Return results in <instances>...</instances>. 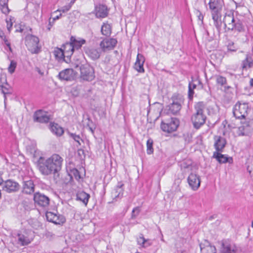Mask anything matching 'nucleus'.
Instances as JSON below:
<instances>
[{
  "mask_svg": "<svg viewBox=\"0 0 253 253\" xmlns=\"http://www.w3.org/2000/svg\"><path fill=\"white\" fill-rule=\"evenodd\" d=\"M62 16V14H60L59 15H57L55 17L53 18V21L59 19Z\"/></svg>",
  "mask_w": 253,
  "mask_h": 253,
  "instance_id": "nucleus-59",
  "label": "nucleus"
},
{
  "mask_svg": "<svg viewBox=\"0 0 253 253\" xmlns=\"http://www.w3.org/2000/svg\"><path fill=\"white\" fill-rule=\"evenodd\" d=\"M8 0H0V6L7 5Z\"/></svg>",
  "mask_w": 253,
  "mask_h": 253,
  "instance_id": "nucleus-53",
  "label": "nucleus"
},
{
  "mask_svg": "<svg viewBox=\"0 0 253 253\" xmlns=\"http://www.w3.org/2000/svg\"><path fill=\"white\" fill-rule=\"evenodd\" d=\"M17 63L14 60H11L10 64L8 68L9 73L12 74L14 72L15 68L16 67Z\"/></svg>",
  "mask_w": 253,
  "mask_h": 253,
  "instance_id": "nucleus-42",
  "label": "nucleus"
},
{
  "mask_svg": "<svg viewBox=\"0 0 253 253\" xmlns=\"http://www.w3.org/2000/svg\"><path fill=\"white\" fill-rule=\"evenodd\" d=\"M21 193L22 194L32 196L35 194L36 185L32 179H23L21 183Z\"/></svg>",
  "mask_w": 253,
  "mask_h": 253,
  "instance_id": "nucleus-7",
  "label": "nucleus"
},
{
  "mask_svg": "<svg viewBox=\"0 0 253 253\" xmlns=\"http://www.w3.org/2000/svg\"><path fill=\"white\" fill-rule=\"evenodd\" d=\"M214 26L216 27L218 33H220L221 29L222 22L221 19L213 23Z\"/></svg>",
  "mask_w": 253,
  "mask_h": 253,
  "instance_id": "nucleus-48",
  "label": "nucleus"
},
{
  "mask_svg": "<svg viewBox=\"0 0 253 253\" xmlns=\"http://www.w3.org/2000/svg\"><path fill=\"white\" fill-rule=\"evenodd\" d=\"M151 245V242H150V241L149 240L146 239V243H145V244H143L142 247L143 248H146V247L150 246Z\"/></svg>",
  "mask_w": 253,
  "mask_h": 253,
  "instance_id": "nucleus-55",
  "label": "nucleus"
},
{
  "mask_svg": "<svg viewBox=\"0 0 253 253\" xmlns=\"http://www.w3.org/2000/svg\"><path fill=\"white\" fill-rule=\"evenodd\" d=\"M123 186V183L119 182L116 187L112 191L111 196L114 200L117 201L123 197L124 194Z\"/></svg>",
  "mask_w": 253,
  "mask_h": 253,
  "instance_id": "nucleus-21",
  "label": "nucleus"
},
{
  "mask_svg": "<svg viewBox=\"0 0 253 253\" xmlns=\"http://www.w3.org/2000/svg\"><path fill=\"white\" fill-rule=\"evenodd\" d=\"M36 71L41 75H43L44 73L43 72H42V71L40 70V69L39 67L36 68Z\"/></svg>",
  "mask_w": 253,
  "mask_h": 253,
  "instance_id": "nucleus-56",
  "label": "nucleus"
},
{
  "mask_svg": "<svg viewBox=\"0 0 253 253\" xmlns=\"http://www.w3.org/2000/svg\"><path fill=\"white\" fill-rule=\"evenodd\" d=\"M0 10L1 12L4 14H8L9 12V9L8 8V5L0 6Z\"/></svg>",
  "mask_w": 253,
  "mask_h": 253,
  "instance_id": "nucleus-50",
  "label": "nucleus"
},
{
  "mask_svg": "<svg viewBox=\"0 0 253 253\" xmlns=\"http://www.w3.org/2000/svg\"><path fill=\"white\" fill-rule=\"evenodd\" d=\"M182 168L184 169H191V166L190 164L187 165L185 162H183L181 165Z\"/></svg>",
  "mask_w": 253,
  "mask_h": 253,
  "instance_id": "nucleus-52",
  "label": "nucleus"
},
{
  "mask_svg": "<svg viewBox=\"0 0 253 253\" xmlns=\"http://www.w3.org/2000/svg\"><path fill=\"white\" fill-rule=\"evenodd\" d=\"M236 252L237 249L234 245L230 244L226 240L222 241L220 253H236Z\"/></svg>",
  "mask_w": 253,
  "mask_h": 253,
  "instance_id": "nucleus-23",
  "label": "nucleus"
},
{
  "mask_svg": "<svg viewBox=\"0 0 253 253\" xmlns=\"http://www.w3.org/2000/svg\"><path fill=\"white\" fill-rule=\"evenodd\" d=\"M89 198V194L84 191L78 192L76 195V200L82 202L85 206L87 205Z\"/></svg>",
  "mask_w": 253,
  "mask_h": 253,
  "instance_id": "nucleus-31",
  "label": "nucleus"
},
{
  "mask_svg": "<svg viewBox=\"0 0 253 253\" xmlns=\"http://www.w3.org/2000/svg\"><path fill=\"white\" fill-rule=\"evenodd\" d=\"M69 135L71 138H72L76 142H77L79 145H81L80 140H82L79 135H77L75 133H70Z\"/></svg>",
  "mask_w": 253,
  "mask_h": 253,
  "instance_id": "nucleus-46",
  "label": "nucleus"
},
{
  "mask_svg": "<svg viewBox=\"0 0 253 253\" xmlns=\"http://www.w3.org/2000/svg\"><path fill=\"white\" fill-rule=\"evenodd\" d=\"M253 130L249 122H242V125L237 130V133L239 136L248 135Z\"/></svg>",
  "mask_w": 253,
  "mask_h": 253,
  "instance_id": "nucleus-19",
  "label": "nucleus"
},
{
  "mask_svg": "<svg viewBox=\"0 0 253 253\" xmlns=\"http://www.w3.org/2000/svg\"><path fill=\"white\" fill-rule=\"evenodd\" d=\"M81 78L86 81H91L94 78V70L88 65H82L80 67Z\"/></svg>",
  "mask_w": 253,
  "mask_h": 253,
  "instance_id": "nucleus-11",
  "label": "nucleus"
},
{
  "mask_svg": "<svg viewBox=\"0 0 253 253\" xmlns=\"http://www.w3.org/2000/svg\"><path fill=\"white\" fill-rule=\"evenodd\" d=\"M45 215L46 219L48 221L54 223L56 224L63 223L66 220L65 217L63 215L57 214L51 211H47Z\"/></svg>",
  "mask_w": 253,
  "mask_h": 253,
  "instance_id": "nucleus-15",
  "label": "nucleus"
},
{
  "mask_svg": "<svg viewBox=\"0 0 253 253\" xmlns=\"http://www.w3.org/2000/svg\"><path fill=\"white\" fill-rule=\"evenodd\" d=\"M33 200L36 207L46 210L50 205V198L40 192H36L33 196Z\"/></svg>",
  "mask_w": 253,
  "mask_h": 253,
  "instance_id": "nucleus-6",
  "label": "nucleus"
},
{
  "mask_svg": "<svg viewBox=\"0 0 253 253\" xmlns=\"http://www.w3.org/2000/svg\"><path fill=\"white\" fill-rule=\"evenodd\" d=\"M1 38L3 40L4 43L5 45H7V44L9 43L10 42L6 39V37L4 36V38L3 39V37L1 36Z\"/></svg>",
  "mask_w": 253,
  "mask_h": 253,
  "instance_id": "nucleus-57",
  "label": "nucleus"
},
{
  "mask_svg": "<svg viewBox=\"0 0 253 253\" xmlns=\"http://www.w3.org/2000/svg\"><path fill=\"white\" fill-rule=\"evenodd\" d=\"M213 23L221 19V12L211 13Z\"/></svg>",
  "mask_w": 253,
  "mask_h": 253,
  "instance_id": "nucleus-45",
  "label": "nucleus"
},
{
  "mask_svg": "<svg viewBox=\"0 0 253 253\" xmlns=\"http://www.w3.org/2000/svg\"><path fill=\"white\" fill-rule=\"evenodd\" d=\"M89 129L92 132H93V129L91 127H89Z\"/></svg>",
  "mask_w": 253,
  "mask_h": 253,
  "instance_id": "nucleus-64",
  "label": "nucleus"
},
{
  "mask_svg": "<svg viewBox=\"0 0 253 253\" xmlns=\"http://www.w3.org/2000/svg\"><path fill=\"white\" fill-rule=\"evenodd\" d=\"M137 243L139 245H141L142 246H143V244H145V243H146V239L144 238L142 235H141V236H140L137 239Z\"/></svg>",
  "mask_w": 253,
  "mask_h": 253,
  "instance_id": "nucleus-51",
  "label": "nucleus"
},
{
  "mask_svg": "<svg viewBox=\"0 0 253 253\" xmlns=\"http://www.w3.org/2000/svg\"><path fill=\"white\" fill-rule=\"evenodd\" d=\"M238 49V48L234 45V43L233 42H229L227 45L228 51L235 52Z\"/></svg>",
  "mask_w": 253,
  "mask_h": 253,
  "instance_id": "nucleus-43",
  "label": "nucleus"
},
{
  "mask_svg": "<svg viewBox=\"0 0 253 253\" xmlns=\"http://www.w3.org/2000/svg\"><path fill=\"white\" fill-rule=\"evenodd\" d=\"M76 73L72 69L68 68L59 72L58 77L61 81H71L75 78Z\"/></svg>",
  "mask_w": 253,
  "mask_h": 253,
  "instance_id": "nucleus-14",
  "label": "nucleus"
},
{
  "mask_svg": "<svg viewBox=\"0 0 253 253\" xmlns=\"http://www.w3.org/2000/svg\"><path fill=\"white\" fill-rule=\"evenodd\" d=\"M22 205L25 209V210L27 211H30L32 209V204L31 203H29L27 202L26 201H23L22 202Z\"/></svg>",
  "mask_w": 253,
  "mask_h": 253,
  "instance_id": "nucleus-49",
  "label": "nucleus"
},
{
  "mask_svg": "<svg viewBox=\"0 0 253 253\" xmlns=\"http://www.w3.org/2000/svg\"><path fill=\"white\" fill-rule=\"evenodd\" d=\"M69 175L71 179L74 177L77 180H79L81 178L79 171L76 169H71Z\"/></svg>",
  "mask_w": 253,
  "mask_h": 253,
  "instance_id": "nucleus-40",
  "label": "nucleus"
},
{
  "mask_svg": "<svg viewBox=\"0 0 253 253\" xmlns=\"http://www.w3.org/2000/svg\"><path fill=\"white\" fill-rule=\"evenodd\" d=\"M74 1H71L69 4L63 6L61 8V9L58 10V11H59V12H62L63 13H65L68 11L71 8L72 5Z\"/></svg>",
  "mask_w": 253,
  "mask_h": 253,
  "instance_id": "nucleus-44",
  "label": "nucleus"
},
{
  "mask_svg": "<svg viewBox=\"0 0 253 253\" xmlns=\"http://www.w3.org/2000/svg\"><path fill=\"white\" fill-rule=\"evenodd\" d=\"M179 125V121L174 117L162 121L161 128L163 131L171 133L176 131Z\"/></svg>",
  "mask_w": 253,
  "mask_h": 253,
  "instance_id": "nucleus-5",
  "label": "nucleus"
},
{
  "mask_svg": "<svg viewBox=\"0 0 253 253\" xmlns=\"http://www.w3.org/2000/svg\"><path fill=\"white\" fill-rule=\"evenodd\" d=\"M38 37L33 35H28L25 38V45L32 54H38L41 51V46Z\"/></svg>",
  "mask_w": 253,
  "mask_h": 253,
  "instance_id": "nucleus-4",
  "label": "nucleus"
},
{
  "mask_svg": "<svg viewBox=\"0 0 253 253\" xmlns=\"http://www.w3.org/2000/svg\"><path fill=\"white\" fill-rule=\"evenodd\" d=\"M237 19L234 17L233 14H226L223 20L225 26L226 27L227 24L228 25V27H230V25H233Z\"/></svg>",
  "mask_w": 253,
  "mask_h": 253,
  "instance_id": "nucleus-35",
  "label": "nucleus"
},
{
  "mask_svg": "<svg viewBox=\"0 0 253 253\" xmlns=\"http://www.w3.org/2000/svg\"><path fill=\"white\" fill-rule=\"evenodd\" d=\"M17 237L18 243L23 246L28 245L33 240L32 231L27 230L20 231Z\"/></svg>",
  "mask_w": 253,
  "mask_h": 253,
  "instance_id": "nucleus-9",
  "label": "nucleus"
},
{
  "mask_svg": "<svg viewBox=\"0 0 253 253\" xmlns=\"http://www.w3.org/2000/svg\"><path fill=\"white\" fill-rule=\"evenodd\" d=\"M84 50L85 54L93 60L98 59L103 52L100 47H84Z\"/></svg>",
  "mask_w": 253,
  "mask_h": 253,
  "instance_id": "nucleus-16",
  "label": "nucleus"
},
{
  "mask_svg": "<svg viewBox=\"0 0 253 253\" xmlns=\"http://www.w3.org/2000/svg\"><path fill=\"white\" fill-rule=\"evenodd\" d=\"M0 88L2 93L4 94V99H6V94L11 93V88L9 85L6 82L5 84L0 83Z\"/></svg>",
  "mask_w": 253,
  "mask_h": 253,
  "instance_id": "nucleus-37",
  "label": "nucleus"
},
{
  "mask_svg": "<svg viewBox=\"0 0 253 253\" xmlns=\"http://www.w3.org/2000/svg\"><path fill=\"white\" fill-rule=\"evenodd\" d=\"M194 80L193 77H192V81L189 83L188 84V98L189 99H192L193 95L194 94V89L196 88L197 84L193 83Z\"/></svg>",
  "mask_w": 253,
  "mask_h": 253,
  "instance_id": "nucleus-36",
  "label": "nucleus"
},
{
  "mask_svg": "<svg viewBox=\"0 0 253 253\" xmlns=\"http://www.w3.org/2000/svg\"><path fill=\"white\" fill-rule=\"evenodd\" d=\"M117 42V40L114 38H103L99 43V46L102 51L105 52L113 49Z\"/></svg>",
  "mask_w": 253,
  "mask_h": 253,
  "instance_id": "nucleus-10",
  "label": "nucleus"
},
{
  "mask_svg": "<svg viewBox=\"0 0 253 253\" xmlns=\"http://www.w3.org/2000/svg\"><path fill=\"white\" fill-rule=\"evenodd\" d=\"M216 83L218 85L224 86L227 83V80L225 77L220 75H216L215 76Z\"/></svg>",
  "mask_w": 253,
  "mask_h": 253,
  "instance_id": "nucleus-39",
  "label": "nucleus"
},
{
  "mask_svg": "<svg viewBox=\"0 0 253 253\" xmlns=\"http://www.w3.org/2000/svg\"><path fill=\"white\" fill-rule=\"evenodd\" d=\"M224 88L225 90H228L231 88V87L230 86H225Z\"/></svg>",
  "mask_w": 253,
  "mask_h": 253,
  "instance_id": "nucleus-62",
  "label": "nucleus"
},
{
  "mask_svg": "<svg viewBox=\"0 0 253 253\" xmlns=\"http://www.w3.org/2000/svg\"><path fill=\"white\" fill-rule=\"evenodd\" d=\"M187 181L193 190H197L200 186V176L196 173L191 172L187 178Z\"/></svg>",
  "mask_w": 253,
  "mask_h": 253,
  "instance_id": "nucleus-17",
  "label": "nucleus"
},
{
  "mask_svg": "<svg viewBox=\"0 0 253 253\" xmlns=\"http://www.w3.org/2000/svg\"><path fill=\"white\" fill-rule=\"evenodd\" d=\"M6 22L7 30L9 32H10L12 27V23L11 22H8V21H6Z\"/></svg>",
  "mask_w": 253,
  "mask_h": 253,
  "instance_id": "nucleus-54",
  "label": "nucleus"
},
{
  "mask_svg": "<svg viewBox=\"0 0 253 253\" xmlns=\"http://www.w3.org/2000/svg\"><path fill=\"white\" fill-rule=\"evenodd\" d=\"M248 105L247 103H237L233 110L234 116L237 119H244L248 115Z\"/></svg>",
  "mask_w": 253,
  "mask_h": 253,
  "instance_id": "nucleus-8",
  "label": "nucleus"
},
{
  "mask_svg": "<svg viewBox=\"0 0 253 253\" xmlns=\"http://www.w3.org/2000/svg\"><path fill=\"white\" fill-rule=\"evenodd\" d=\"M198 18L200 20L203 21L204 16L203 14L200 12L199 15L198 16Z\"/></svg>",
  "mask_w": 253,
  "mask_h": 253,
  "instance_id": "nucleus-58",
  "label": "nucleus"
},
{
  "mask_svg": "<svg viewBox=\"0 0 253 253\" xmlns=\"http://www.w3.org/2000/svg\"><path fill=\"white\" fill-rule=\"evenodd\" d=\"M205 108V104L203 102H198L195 106L196 112L192 116L191 120L194 127L196 129H199L205 123L207 117L204 114Z\"/></svg>",
  "mask_w": 253,
  "mask_h": 253,
  "instance_id": "nucleus-2",
  "label": "nucleus"
},
{
  "mask_svg": "<svg viewBox=\"0 0 253 253\" xmlns=\"http://www.w3.org/2000/svg\"><path fill=\"white\" fill-rule=\"evenodd\" d=\"M20 187V186L18 182L11 179L6 180L2 184L3 190L8 193L18 191Z\"/></svg>",
  "mask_w": 253,
  "mask_h": 253,
  "instance_id": "nucleus-12",
  "label": "nucleus"
},
{
  "mask_svg": "<svg viewBox=\"0 0 253 253\" xmlns=\"http://www.w3.org/2000/svg\"><path fill=\"white\" fill-rule=\"evenodd\" d=\"M222 152H213L212 157L216 159V160L220 164L221 163H232L233 159L231 157H228L225 155L222 154Z\"/></svg>",
  "mask_w": 253,
  "mask_h": 253,
  "instance_id": "nucleus-25",
  "label": "nucleus"
},
{
  "mask_svg": "<svg viewBox=\"0 0 253 253\" xmlns=\"http://www.w3.org/2000/svg\"><path fill=\"white\" fill-rule=\"evenodd\" d=\"M253 65V59L251 56L247 54L245 60H243L241 67L243 70H247Z\"/></svg>",
  "mask_w": 253,
  "mask_h": 253,
  "instance_id": "nucleus-33",
  "label": "nucleus"
},
{
  "mask_svg": "<svg viewBox=\"0 0 253 253\" xmlns=\"http://www.w3.org/2000/svg\"><path fill=\"white\" fill-rule=\"evenodd\" d=\"M207 111L208 112L209 115H215L219 111V108L217 105L215 104H213L211 105H209L207 107Z\"/></svg>",
  "mask_w": 253,
  "mask_h": 253,
  "instance_id": "nucleus-38",
  "label": "nucleus"
},
{
  "mask_svg": "<svg viewBox=\"0 0 253 253\" xmlns=\"http://www.w3.org/2000/svg\"><path fill=\"white\" fill-rule=\"evenodd\" d=\"M63 159L58 154H54L47 159L41 157L38 161L39 171L44 175H54V179L59 177V172L63 165Z\"/></svg>",
  "mask_w": 253,
  "mask_h": 253,
  "instance_id": "nucleus-1",
  "label": "nucleus"
},
{
  "mask_svg": "<svg viewBox=\"0 0 253 253\" xmlns=\"http://www.w3.org/2000/svg\"><path fill=\"white\" fill-rule=\"evenodd\" d=\"M209 5L211 13L221 12L222 7L221 0H210Z\"/></svg>",
  "mask_w": 253,
  "mask_h": 253,
  "instance_id": "nucleus-24",
  "label": "nucleus"
},
{
  "mask_svg": "<svg viewBox=\"0 0 253 253\" xmlns=\"http://www.w3.org/2000/svg\"><path fill=\"white\" fill-rule=\"evenodd\" d=\"M153 140L151 138H149L147 141V153L148 155H151L154 152V149L153 147Z\"/></svg>",
  "mask_w": 253,
  "mask_h": 253,
  "instance_id": "nucleus-41",
  "label": "nucleus"
},
{
  "mask_svg": "<svg viewBox=\"0 0 253 253\" xmlns=\"http://www.w3.org/2000/svg\"><path fill=\"white\" fill-rule=\"evenodd\" d=\"M101 32L103 35L107 37H110L112 33L111 26L108 23H103L101 26Z\"/></svg>",
  "mask_w": 253,
  "mask_h": 253,
  "instance_id": "nucleus-34",
  "label": "nucleus"
},
{
  "mask_svg": "<svg viewBox=\"0 0 253 253\" xmlns=\"http://www.w3.org/2000/svg\"><path fill=\"white\" fill-rule=\"evenodd\" d=\"M228 29L231 31L236 30L241 32L244 30V28L242 21L239 19H237L233 25H230V27H228Z\"/></svg>",
  "mask_w": 253,
  "mask_h": 253,
  "instance_id": "nucleus-32",
  "label": "nucleus"
},
{
  "mask_svg": "<svg viewBox=\"0 0 253 253\" xmlns=\"http://www.w3.org/2000/svg\"><path fill=\"white\" fill-rule=\"evenodd\" d=\"M6 45L8 48L9 50L10 51H12V49H11V46H10V43L7 44V45Z\"/></svg>",
  "mask_w": 253,
  "mask_h": 253,
  "instance_id": "nucleus-61",
  "label": "nucleus"
},
{
  "mask_svg": "<svg viewBox=\"0 0 253 253\" xmlns=\"http://www.w3.org/2000/svg\"><path fill=\"white\" fill-rule=\"evenodd\" d=\"M171 103L167 106L169 113L177 115L181 109L184 99L182 95L178 93H174L170 98Z\"/></svg>",
  "mask_w": 253,
  "mask_h": 253,
  "instance_id": "nucleus-3",
  "label": "nucleus"
},
{
  "mask_svg": "<svg viewBox=\"0 0 253 253\" xmlns=\"http://www.w3.org/2000/svg\"><path fill=\"white\" fill-rule=\"evenodd\" d=\"M214 147L216 150L214 152H223L226 145V139L221 136L215 135L214 136Z\"/></svg>",
  "mask_w": 253,
  "mask_h": 253,
  "instance_id": "nucleus-18",
  "label": "nucleus"
},
{
  "mask_svg": "<svg viewBox=\"0 0 253 253\" xmlns=\"http://www.w3.org/2000/svg\"><path fill=\"white\" fill-rule=\"evenodd\" d=\"M70 42L74 46V50L79 49L81 48L83 44H84L86 42V41L84 39H76L75 37L71 36L70 38Z\"/></svg>",
  "mask_w": 253,
  "mask_h": 253,
  "instance_id": "nucleus-29",
  "label": "nucleus"
},
{
  "mask_svg": "<svg viewBox=\"0 0 253 253\" xmlns=\"http://www.w3.org/2000/svg\"><path fill=\"white\" fill-rule=\"evenodd\" d=\"M50 129L51 131L57 136H61L64 133L63 128L58 124L54 123L50 124Z\"/></svg>",
  "mask_w": 253,
  "mask_h": 253,
  "instance_id": "nucleus-27",
  "label": "nucleus"
},
{
  "mask_svg": "<svg viewBox=\"0 0 253 253\" xmlns=\"http://www.w3.org/2000/svg\"><path fill=\"white\" fill-rule=\"evenodd\" d=\"M145 60V59L144 56L141 54L138 53L135 63L134 65V69L139 73H144L145 70L143 67V65Z\"/></svg>",
  "mask_w": 253,
  "mask_h": 253,
  "instance_id": "nucleus-20",
  "label": "nucleus"
},
{
  "mask_svg": "<svg viewBox=\"0 0 253 253\" xmlns=\"http://www.w3.org/2000/svg\"><path fill=\"white\" fill-rule=\"evenodd\" d=\"M61 48H62V50L65 54V57H66V63L70 62L71 57L74 51V46L70 42H66L65 44H63Z\"/></svg>",
  "mask_w": 253,
  "mask_h": 253,
  "instance_id": "nucleus-22",
  "label": "nucleus"
},
{
  "mask_svg": "<svg viewBox=\"0 0 253 253\" xmlns=\"http://www.w3.org/2000/svg\"><path fill=\"white\" fill-rule=\"evenodd\" d=\"M201 253H216V250L214 246H211L210 243L205 241L204 244L200 245Z\"/></svg>",
  "mask_w": 253,
  "mask_h": 253,
  "instance_id": "nucleus-26",
  "label": "nucleus"
},
{
  "mask_svg": "<svg viewBox=\"0 0 253 253\" xmlns=\"http://www.w3.org/2000/svg\"><path fill=\"white\" fill-rule=\"evenodd\" d=\"M3 182V181L1 177H0V185L2 184Z\"/></svg>",
  "mask_w": 253,
  "mask_h": 253,
  "instance_id": "nucleus-63",
  "label": "nucleus"
},
{
  "mask_svg": "<svg viewBox=\"0 0 253 253\" xmlns=\"http://www.w3.org/2000/svg\"><path fill=\"white\" fill-rule=\"evenodd\" d=\"M250 85L251 87H253V79H251L250 81Z\"/></svg>",
  "mask_w": 253,
  "mask_h": 253,
  "instance_id": "nucleus-60",
  "label": "nucleus"
},
{
  "mask_svg": "<svg viewBox=\"0 0 253 253\" xmlns=\"http://www.w3.org/2000/svg\"><path fill=\"white\" fill-rule=\"evenodd\" d=\"M33 120L35 122L47 123L50 120V116L43 110H38L33 115Z\"/></svg>",
  "mask_w": 253,
  "mask_h": 253,
  "instance_id": "nucleus-13",
  "label": "nucleus"
},
{
  "mask_svg": "<svg viewBox=\"0 0 253 253\" xmlns=\"http://www.w3.org/2000/svg\"><path fill=\"white\" fill-rule=\"evenodd\" d=\"M96 15L97 17L104 18L107 16V8L105 5H99L97 7H96Z\"/></svg>",
  "mask_w": 253,
  "mask_h": 253,
  "instance_id": "nucleus-30",
  "label": "nucleus"
},
{
  "mask_svg": "<svg viewBox=\"0 0 253 253\" xmlns=\"http://www.w3.org/2000/svg\"><path fill=\"white\" fill-rule=\"evenodd\" d=\"M53 53L56 59L59 62H65L66 63V57H65V54L62 50V48L58 47L55 48Z\"/></svg>",
  "mask_w": 253,
  "mask_h": 253,
  "instance_id": "nucleus-28",
  "label": "nucleus"
},
{
  "mask_svg": "<svg viewBox=\"0 0 253 253\" xmlns=\"http://www.w3.org/2000/svg\"><path fill=\"white\" fill-rule=\"evenodd\" d=\"M140 210L139 208L136 207L134 208L132 211L131 218H135L139 213Z\"/></svg>",
  "mask_w": 253,
  "mask_h": 253,
  "instance_id": "nucleus-47",
  "label": "nucleus"
}]
</instances>
